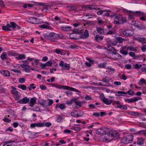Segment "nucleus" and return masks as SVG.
<instances>
[{"mask_svg": "<svg viewBox=\"0 0 146 146\" xmlns=\"http://www.w3.org/2000/svg\"><path fill=\"white\" fill-rule=\"evenodd\" d=\"M16 28L18 29H20L21 28L13 22H11L10 24L7 23L6 26H3L2 27L3 30L8 31H11L12 29H14Z\"/></svg>", "mask_w": 146, "mask_h": 146, "instance_id": "1", "label": "nucleus"}, {"mask_svg": "<svg viewBox=\"0 0 146 146\" xmlns=\"http://www.w3.org/2000/svg\"><path fill=\"white\" fill-rule=\"evenodd\" d=\"M133 136L131 135H127L123 137L121 139L122 143L127 144L131 143L133 141Z\"/></svg>", "mask_w": 146, "mask_h": 146, "instance_id": "2", "label": "nucleus"}, {"mask_svg": "<svg viewBox=\"0 0 146 146\" xmlns=\"http://www.w3.org/2000/svg\"><path fill=\"white\" fill-rule=\"evenodd\" d=\"M56 85L55 87L59 89H63L66 90L69 89L71 91H74L76 92H79V91L78 90H76L74 88L72 87H70L69 86H61L56 83Z\"/></svg>", "mask_w": 146, "mask_h": 146, "instance_id": "3", "label": "nucleus"}, {"mask_svg": "<svg viewBox=\"0 0 146 146\" xmlns=\"http://www.w3.org/2000/svg\"><path fill=\"white\" fill-rule=\"evenodd\" d=\"M108 48L110 51H111L115 55V57H114V58L118 59L121 58V56L119 54L116 52V50L113 47L110 46L108 47Z\"/></svg>", "mask_w": 146, "mask_h": 146, "instance_id": "4", "label": "nucleus"}, {"mask_svg": "<svg viewBox=\"0 0 146 146\" xmlns=\"http://www.w3.org/2000/svg\"><path fill=\"white\" fill-rule=\"evenodd\" d=\"M109 131V130H108V131L106 132L103 139V141L104 142H108L113 139L111 136V135Z\"/></svg>", "mask_w": 146, "mask_h": 146, "instance_id": "5", "label": "nucleus"}, {"mask_svg": "<svg viewBox=\"0 0 146 146\" xmlns=\"http://www.w3.org/2000/svg\"><path fill=\"white\" fill-rule=\"evenodd\" d=\"M109 129V128L106 127L100 128L96 130V133L100 135L105 134Z\"/></svg>", "mask_w": 146, "mask_h": 146, "instance_id": "6", "label": "nucleus"}, {"mask_svg": "<svg viewBox=\"0 0 146 146\" xmlns=\"http://www.w3.org/2000/svg\"><path fill=\"white\" fill-rule=\"evenodd\" d=\"M58 37V35L54 33H50L48 36L49 39L52 41H54Z\"/></svg>", "mask_w": 146, "mask_h": 146, "instance_id": "7", "label": "nucleus"}, {"mask_svg": "<svg viewBox=\"0 0 146 146\" xmlns=\"http://www.w3.org/2000/svg\"><path fill=\"white\" fill-rule=\"evenodd\" d=\"M122 11L125 15H128V18L129 19L132 20L133 19L132 15L133 11H128L125 9H123L122 10Z\"/></svg>", "mask_w": 146, "mask_h": 146, "instance_id": "8", "label": "nucleus"}, {"mask_svg": "<svg viewBox=\"0 0 146 146\" xmlns=\"http://www.w3.org/2000/svg\"><path fill=\"white\" fill-rule=\"evenodd\" d=\"M59 65L60 66L62 67V68L63 69L68 70L69 69V65L66 63L64 64V62L63 61H60V63H59Z\"/></svg>", "mask_w": 146, "mask_h": 146, "instance_id": "9", "label": "nucleus"}, {"mask_svg": "<svg viewBox=\"0 0 146 146\" xmlns=\"http://www.w3.org/2000/svg\"><path fill=\"white\" fill-rule=\"evenodd\" d=\"M133 30L129 29H126L123 31V34L125 36H130L133 34Z\"/></svg>", "mask_w": 146, "mask_h": 146, "instance_id": "10", "label": "nucleus"}, {"mask_svg": "<svg viewBox=\"0 0 146 146\" xmlns=\"http://www.w3.org/2000/svg\"><path fill=\"white\" fill-rule=\"evenodd\" d=\"M144 13L142 12L139 11H133L132 15L133 19H135V16H144Z\"/></svg>", "mask_w": 146, "mask_h": 146, "instance_id": "11", "label": "nucleus"}, {"mask_svg": "<svg viewBox=\"0 0 146 146\" xmlns=\"http://www.w3.org/2000/svg\"><path fill=\"white\" fill-rule=\"evenodd\" d=\"M39 19L35 17H31L28 19V22L33 24H38L39 22Z\"/></svg>", "mask_w": 146, "mask_h": 146, "instance_id": "12", "label": "nucleus"}, {"mask_svg": "<svg viewBox=\"0 0 146 146\" xmlns=\"http://www.w3.org/2000/svg\"><path fill=\"white\" fill-rule=\"evenodd\" d=\"M109 131L113 139L114 137H119V133L115 131H113L109 129Z\"/></svg>", "mask_w": 146, "mask_h": 146, "instance_id": "13", "label": "nucleus"}, {"mask_svg": "<svg viewBox=\"0 0 146 146\" xmlns=\"http://www.w3.org/2000/svg\"><path fill=\"white\" fill-rule=\"evenodd\" d=\"M120 52L125 55H127L128 51L127 50V47L123 46L121 47L120 49Z\"/></svg>", "mask_w": 146, "mask_h": 146, "instance_id": "14", "label": "nucleus"}, {"mask_svg": "<svg viewBox=\"0 0 146 146\" xmlns=\"http://www.w3.org/2000/svg\"><path fill=\"white\" fill-rule=\"evenodd\" d=\"M30 100L29 98L25 97L23 98L18 101V102L21 104H25L28 103Z\"/></svg>", "mask_w": 146, "mask_h": 146, "instance_id": "15", "label": "nucleus"}, {"mask_svg": "<svg viewBox=\"0 0 146 146\" xmlns=\"http://www.w3.org/2000/svg\"><path fill=\"white\" fill-rule=\"evenodd\" d=\"M36 98L34 97L31 98L29 102V106L31 107H33L36 102Z\"/></svg>", "mask_w": 146, "mask_h": 146, "instance_id": "16", "label": "nucleus"}, {"mask_svg": "<svg viewBox=\"0 0 146 146\" xmlns=\"http://www.w3.org/2000/svg\"><path fill=\"white\" fill-rule=\"evenodd\" d=\"M14 142V141H10L5 142L4 143V144L3 146H15L14 144L12 143Z\"/></svg>", "mask_w": 146, "mask_h": 146, "instance_id": "17", "label": "nucleus"}, {"mask_svg": "<svg viewBox=\"0 0 146 146\" xmlns=\"http://www.w3.org/2000/svg\"><path fill=\"white\" fill-rule=\"evenodd\" d=\"M0 72L3 76L6 77L10 76V72L7 70H2L0 71Z\"/></svg>", "mask_w": 146, "mask_h": 146, "instance_id": "18", "label": "nucleus"}, {"mask_svg": "<svg viewBox=\"0 0 146 146\" xmlns=\"http://www.w3.org/2000/svg\"><path fill=\"white\" fill-rule=\"evenodd\" d=\"M102 101L104 103L108 105H110L113 102L112 100H109L108 98H105L102 99Z\"/></svg>", "mask_w": 146, "mask_h": 146, "instance_id": "19", "label": "nucleus"}, {"mask_svg": "<svg viewBox=\"0 0 146 146\" xmlns=\"http://www.w3.org/2000/svg\"><path fill=\"white\" fill-rule=\"evenodd\" d=\"M142 99L141 97H133L131 98H130V101L129 102H130V103L135 102L138 101L139 100H141Z\"/></svg>", "mask_w": 146, "mask_h": 146, "instance_id": "20", "label": "nucleus"}, {"mask_svg": "<svg viewBox=\"0 0 146 146\" xmlns=\"http://www.w3.org/2000/svg\"><path fill=\"white\" fill-rule=\"evenodd\" d=\"M67 8L69 11H75L77 9L76 7L73 5L67 6Z\"/></svg>", "mask_w": 146, "mask_h": 146, "instance_id": "21", "label": "nucleus"}, {"mask_svg": "<svg viewBox=\"0 0 146 146\" xmlns=\"http://www.w3.org/2000/svg\"><path fill=\"white\" fill-rule=\"evenodd\" d=\"M104 37V36H100L99 35H96L95 36V40L97 42H99L100 40H103Z\"/></svg>", "mask_w": 146, "mask_h": 146, "instance_id": "22", "label": "nucleus"}, {"mask_svg": "<svg viewBox=\"0 0 146 146\" xmlns=\"http://www.w3.org/2000/svg\"><path fill=\"white\" fill-rule=\"evenodd\" d=\"M96 31L99 33L100 34H104V30L103 28L100 27H98L96 28Z\"/></svg>", "mask_w": 146, "mask_h": 146, "instance_id": "23", "label": "nucleus"}, {"mask_svg": "<svg viewBox=\"0 0 146 146\" xmlns=\"http://www.w3.org/2000/svg\"><path fill=\"white\" fill-rule=\"evenodd\" d=\"M89 36V33L88 31V30L86 29L85 30L84 32V34L82 35V36L83 38H86L88 37Z\"/></svg>", "mask_w": 146, "mask_h": 146, "instance_id": "24", "label": "nucleus"}, {"mask_svg": "<svg viewBox=\"0 0 146 146\" xmlns=\"http://www.w3.org/2000/svg\"><path fill=\"white\" fill-rule=\"evenodd\" d=\"M71 28L70 27H61V29L65 31H69L71 30Z\"/></svg>", "mask_w": 146, "mask_h": 146, "instance_id": "25", "label": "nucleus"}, {"mask_svg": "<svg viewBox=\"0 0 146 146\" xmlns=\"http://www.w3.org/2000/svg\"><path fill=\"white\" fill-rule=\"evenodd\" d=\"M83 8H84L85 9H89L90 10L93 9V6L90 5H87L83 6Z\"/></svg>", "mask_w": 146, "mask_h": 146, "instance_id": "26", "label": "nucleus"}, {"mask_svg": "<svg viewBox=\"0 0 146 146\" xmlns=\"http://www.w3.org/2000/svg\"><path fill=\"white\" fill-rule=\"evenodd\" d=\"M144 139L142 138H138L137 140V144L139 145H141L143 144Z\"/></svg>", "mask_w": 146, "mask_h": 146, "instance_id": "27", "label": "nucleus"}, {"mask_svg": "<svg viewBox=\"0 0 146 146\" xmlns=\"http://www.w3.org/2000/svg\"><path fill=\"white\" fill-rule=\"evenodd\" d=\"M116 93L118 94L117 95L116 94V96H123V94H126V92H123V91H118Z\"/></svg>", "mask_w": 146, "mask_h": 146, "instance_id": "28", "label": "nucleus"}, {"mask_svg": "<svg viewBox=\"0 0 146 146\" xmlns=\"http://www.w3.org/2000/svg\"><path fill=\"white\" fill-rule=\"evenodd\" d=\"M17 58L18 59L22 60L26 58L25 55L24 54H19Z\"/></svg>", "mask_w": 146, "mask_h": 146, "instance_id": "29", "label": "nucleus"}, {"mask_svg": "<svg viewBox=\"0 0 146 146\" xmlns=\"http://www.w3.org/2000/svg\"><path fill=\"white\" fill-rule=\"evenodd\" d=\"M11 88L12 89V91L11 92V93L13 95L17 94V93L19 92L16 89V88L12 86L11 87Z\"/></svg>", "mask_w": 146, "mask_h": 146, "instance_id": "30", "label": "nucleus"}, {"mask_svg": "<svg viewBox=\"0 0 146 146\" xmlns=\"http://www.w3.org/2000/svg\"><path fill=\"white\" fill-rule=\"evenodd\" d=\"M21 67L26 70H27L28 72H29V70L27 68H30V66L29 65H25V64H22L21 65Z\"/></svg>", "mask_w": 146, "mask_h": 146, "instance_id": "31", "label": "nucleus"}, {"mask_svg": "<svg viewBox=\"0 0 146 146\" xmlns=\"http://www.w3.org/2000/svg\"><path fill=\"white\" fill-rule=\"evenodd\" d=\"M21 67L26 70H27L28 72H29V70L27 68H30V66L29 65H25V64H22L21 65Z\"/></svg>", "mask_w": 146, "mask_h": 146, "instance_id": "32", "label": "nucleus"}, {"mask_svg": "<svg viewBox=\"0 0 146 146\" xmlns=\"http://www.w3.org/2000/svg\"><path fill=\"white\" fill-rule=\"evenodd\" d=\"M21 67L26 70H27L28 72H29V70L27 68H30V66L29 65H25V64H22L21 65Z\"/></svg>", "mask_w": 146, "mask_h": 146, "instance_id": "33", "label": "nucleus"}, {"mask_svg": "<svg viewBox=\"0 0 146 146\" xmlns=\"http://www.w3.org/2000/svg\"><path fill=\"white\" fill-rule=\"evenodd\" d=\"M7 54L6 52H3L1 56V58L2 60H5L7 59Z\"/></svg>", "mask_w": 146, "mask_h": 146, "instance_id": "34", "label": "nucleus"}, {"mask_svg": "<svg viewBox=\"0 0 146 146\" xmlns=\"http://www.w3.org/2000/svg\"><path fill=\"white\" fill-rule=\"evenodd\" d=\"M14 95V97L16 100H17L19 99L21 96L20 92L17 93V94H15Z\"/></svg>", "mask_w": 146, "mask_h": 146, "instance_id": "35", "label": "nucleus"}, {"mask_svg": "<svg viewBox=\"0 0 146 146\" xmlns=\"http://www.w3.org/2000/svg\"><path fill=\"white\" fill-rule=\"evenodd\" d=\"M127 50H129L133 52L136 51L137 49L135 48L134 47L132 46H128L127 47Z\"/></svg>", "mask_w": 146, "mask_h": 146, "instance_id": "36", "label": "nucleus"}, {"mask_svg": "<svg viewBox=\"0 0 146 146\" xmlns=\"http://www.w3.org/2000/svg\"><path fill=\"white\" fill-rule=\"evenodd\" d=\"M39 27L42 29H50L51 28L50 26H47L46 25L43 24L39 26Z\"/></svg>", "mask_w": 146, "mask_h": 146, "instance_id": "37", "label": "nucleus"}, {"mask_svg": "<svg viewBox=\"0 0 146 146\" xmlns=\"http://www.w3.org/2000/svg\"><path fill=\"white\" fill-rule=\"evenodd\" d=\"M39 103L41 106L44 107L45 106L46 103V102L45 100H40V101L39 102Z\"/></svg>", "mask_w": 146, "mask_h": 146, "instance_id": "38", "label": "nucleus"}, {"mask_svg": "<svg viewBox=\"0 0 146 146\" xmlns=\"http://www.w3.org/2000/svg\"><path fill=\"white\" fill-rule=\"evenodd\" d=\"M85 16L86 17L89 16L88 19H89L94 17V14L92 13L90 14V13H88L86 14Z\"/></svg>", "mask_w": 146, "mask_h": 146, "instance_id": "39", "label": "nucleus"}, {"mask_svg": "<svg viewBox=\"0 0 146 146\" xmlns=\"http://www.w3.org/2000/svg\"><path fill=\"white\" fill-rule=\"evenodd\" d=\"M122 16L119 15H117L115 17V18L116 19V20H117L119 21H121L122 20Z\"/></svg>", "mask_w": 146, "mask_h": 146, "instance_id": "40", "label": "nucleus"}, {"mask_svg": "<svg viewBox=\"0 0 146 146\" xmlns=\"http://www.w3.org/2000/svg\"><path fill=\"white\" fill-rule=\"evenodd\" d=\"M84 114V112L83 111H80L78 112L77 113V117H81Z\"/></svg>", "mask_w": 146, "mask_h": 146, "instance_id": "41", "label": "nucleus"}, {"mask_svg": "<svg viewBox=\"0 0 146 146\" xmlns=\"http://www.w3.org/2000/svg\"><path fill=\"white\" fill-rule=\"evenodd\" d=\"M18 87L22 89L23 90H25L27 89V86L25 85H22L21 84L19 85L18 86Z\"/></svg>", "mask_w": 146, "mask_h": 146, "instance_id": "42", "label": "nucleus"}, {"mask_svg": "<svg viewBox=\"0 0 146 146\" xmlns=\"http://www.w3.org/2000/svg\"><path fill=\"white\" fill-rule=\"evenodd\" d=\"M107 64L106 62L101 63L99 64L98 66L100 68H104L106 66Z\"/></svg>", "mask_w": 146, "mask_h": 146, "instance_id": "43", "label": "nucleus"}, {"mask_svg": "<svg viewBox=\"0 0 146 146\" xmlns=\"http://www.w3.org/2000/svg\"><path fill=\"white\" fill-rule=\"evenodd\" d=\"M78 46L75 44L70 45L69 46V48L71 49L77 48Z\"/></svg>", "mask_w": 146, "mask_h": 146, "instance_id": "44", "label": "nucleus"}, {"mask_svg": "<svg viewBox=\"0 0 146 146\" xmlns=\"http://www.w3.org/2000/svg\"><path fill=\"white\" fill-rule=\"evenodd\" d=\"M139 83L140 84V85H141L143 84H146V81L143 78H142L140 79L139 81Z\"/></svg>", "mask_w": 146, "mask_h": 146, "instance_id": "45", "label": "nucleus"}, {"mask_svg": "<svg viewBox=\"0 0 146 146\" xmlns=\"http://www.w3.org/2000/svg\"><path fill=\"white\" fill-rule=\"evenodd\" d=\"M139 113L135 112H130L129 113L130 115L134 116L138 115Z\"/></svg>", "mask_w": 146, "mask_h": 146, "instance_id": "46", "label": "nucleus"}, {"mask_svg": "<svg viewBox=\"0 0 146 146\" xmlns=\"http://www.w3.org/2000/svg\"><path fill=\"white\" fill-rule=\"evenodd\" d=\"M137 134H143L146 135V130H141L138 132Z\"/></svg>", "mask_w": 146, "mask_h": 146, "instance_id": "47", "label": "nucleus"}, {"mask_svg": "<svg viewBox=\"0 0 146 146\" xmlns=\"http://www.w3.org/2000/svg\"><path fill=\"white\" fill-rule=\"evenodd\" d=\"M62 120V118L60 115H58L56 121L58 122H61Z\"/></svg>", "mask_w": 146, "mask_h": 146, "instance_id": "48", "label": "nucleus"}, {"mask_svg": "<svg viewBox=\"0 0 146 146\" xmlns=\"http://www.w3.org/2000/svg\"><path fill=\"white\" fill-rule=\"evenodd\" d=\"M131 24L132 25L137 27H139V26L135 21H132L131 22Z\"/></svg>", "mask_w": 146, "mask_h": 146, "instance_id": "49", "label": "nucleus"}, {"mask_svg": "<svg viewBox=\"0 0 146 146\" xmlns=\"http://www.w3.org/2000/svg\"><path fill=\"white\" fill-rule=\"evenodd\" d=\"M125 67L126 69L130 70L131 68V64H126Z\"/></svg>", "mask_w": 146, "mask_h": 146, "instance_id": "50", "label": "nucleus"}, {"mask_svg": "<svg viewBox=\"0 0 146 146\" xmlns=\"http://www.w3.org/2000/svg\"><path fill=\"white\" fill-rule=\"evenodd\" d=\"M46 66H50L52 64V62L51 61H49L45 63Z\"/></svg>", "mask_w": 146, "mask_h": 146, "instance_id": "51", "label": "nucleus"}, {"mask_svg": "<svg viewBox=\"0 0 146 146\" xmlns=\"http://www.w3.org/2000/svg\"><path fill=\"white\" fill-rule=\"evenodd\" d=\"M127 94H128L129 95H132L134 94V92L133 91H132L131 90H130L127 92H126Z\"/></svg>", "mask_w": 146, "mask_h": 146, "instance_id": "52", "label": "nucleus"}, {"mask_svg": "<svg viewBox=\"0 0 146 146\" xmlns=\"http://www.w3.org/2000/svg\"><path fill=\"white\" fill-rule=\"evenodd\" d=\"M106 10L100 11L97 12V14L98 15H102L103 13L106 12Z\"/></svg>", "mask_w": 146, "mask_h": 146, "instance_id": "53", "label": "nucleus"}, {"mask_svg": "<svg viewBox=\"0 0 146 146\" xmlns=\"http://www.w3.org/2000/svg\"><path fill=\"white\" fill-rule=\"evenodd\" d=\"M54 51L57 54H60L61 55L63 54L62 52H61V51L59 49H56L54 50Z\"/></svg>", "mask_w": 146, "mask_h": 146, "instance_id": "54", "label": "nucleus"}, {"mask_svg": "<svg viewBox=\"0 0 146 146\" xmlns=\"http://www.w3.org/2000/svg\"><path fill=\"white\" fill-rule=\"evenodd\" d=\"M129 55L131 57H134L135 58H136L137 57H136L135 54L132 52H130L129 54Z\"/></svg>", "mask_w": 146, "mask_h": 146, "instance_id": "55", "label": "nucleus"}, {"mask_svg": "<svg viewBox=\"0 0 146 146\" xmlns=\"http://www.w3.org/2000/svg\"><path fill=\"white\" fill-rule=\"evenodd\" d=\"M44 126V123H38L37 127H42Z\"/></svg>", "mask_w": 146, "mask_h": 146, "instance_id": "56", "label": "nucleus"}, {"mask_svg": "<svg viewBox=\"0 0 146 146\" xmlns=\"http://www.w3.org/2000/svg\"><path fill=\"white\" fill-rule=\"evenodd\" d=\"M121 109H123L124 110H126L127 109V107L125 106V105H121V106L119 107V108Z\"/></svg>", "mask_w": 146, "mask_h": 146, "instance_id": "57", "label": "nucleus"}, {"mask_svg": "<svg viewBox=\"0 0 146 146\" xmlns=\"http://www.w3.org/2000/svg\"><path fill=\"white\" fill-rule=\"evenodd\" d=\"M3 120L5 122H10L11 120L7 117H5L3 119Z\"/></svg>", "mask_w": 146, "mask_h": 146, "instance_id": "58", "label": "nucleus"}, {"mask_svg": "<svg viewBox=\"0 0 146 146\" xmlns=\"http://www.w3.org/2000/svg\"><path fill=\"white\" fill-rule=\"evenodd\" d=\"M19 81L21 83H24L25 81V79L24 78H21L19 79Z\"/></svg>", "mask_w": 146, "mask_h": 146, "instance_id": "59", "label": "nucleus"}, {"mask_svg": "<svg viewBox=\"0 0 146 146\" xmlns=\"http://www.w3.org/2000/svg\"><path fill=\"white\" fill-rule=\"evenodd\" d=\"M86 59L89 61V62L92 63V64H93V62L94 61V60L91 59L88 57H86Z\"/></svg>", "mask_w": 146, "mask_h": 146, "instance_id": "60", "label": "nucleus"}, {"mask_svg": "<svg viewBox=\"0 0 146 146\" xmlns=\"http://www.w3.org/2000/svg\"><path fill=\"white\" fill-rule=\"evenodd\" d=\"M109 79L108 77H105L103 78L102 81L104 82H107L109 81Z\"/></svg>", "mask_w": 146, "mask_h": 146, "instance_id": "61", "label": "nucleus"}, {"mask_svg": "<svg viewBox=\"0 0 146 146\" xmlns=\"http://www.w3.org/2000/svg\"><path fill=\"white\" fill-rule=\"evenodd\" d=\"M142 65L141 64L139 65V64H137L134 65V68L135 69H138L141 67Z\"/></svg>", "mask_w": 146, "mask_h": 146, "instance_id": "62", "label": "nucleus"}, {"mask_svg": "<svg viewBox=\"0 0 146 146\" xmlns=\"http://www.w3.org/2000/svg\"><path fill=\"white\" fill-rule=\"evenodd\" d=\"M141 42L142 44H146V38H142Z\"/></svg>", "mask_w": 146, "mask_h": 146, "instance_id": "63", "label": "nucleus"}, {"mask_svg": "<svg viewBox=\"0 0 146 146\" xmlns=\"http://www.w3.org/2000/svg\"><path fill=\"white\" fill-rule=\"evenodd\" d=\"M141 49L143 52H145L146 50V45H143L141 47Z\"/></svg>", "mask_w": 146, "mask_h": 146, "instance_id": "64", "label": "nucleus"}]
</instances>
